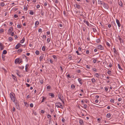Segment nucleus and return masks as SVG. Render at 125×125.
Instances as JSON below:
<instances>
[{"mask_svg": "<svg viewBox=\"0 0 125 125\" xmlns=\"http://www.w3.org/2000/svg\"><path fill=\"white\" fill-rule=\"evenodd\" d=\"M110 102L112 103H114V100L113 99H111L110 100Z\"/></svg>", "mask_w": 125, "mask_h": 125, "instance_id": "nucleus-40", "label": "nucleus"}, {"mask_svg": "<svg viewBox=\"0 0 125 125\" xmlns=\"http://www.w3.org/2000/svg\"><path fill=\"white\" fill-rule=\"evenodd\" d=\"M23 50L22 49H18L17 51V52L18 53H19L21 52Z\"/></svg>", "mask_w": 125, "mask_h": 125, "instance_id": "nucleus-18", "label": "nucleus"}, {"mask_svg": "<svg viewBox=\"0 0 125 125\" xmlns=\"http://www.w3.org/2000/svg\"><path fill=\"white\" fill-rule=\"evenodd\" d=\"M14 17L15 18H16L18 17V16L16 14H15L14 15Z\"/></svg>", "mask_w": 125, "mask_h": 125, "instance_id": "nucleus-56", "label": "nucleus"}, {"mask_svg": "<svg viewBox=\"0 0 125 125\" xmlns=\"http://www.w3.org/2000/svg\"><path fill=\"white\" fill-rule=\"evenodd\" d=\"M22 45L20 44V43H18L17 45H16L15 47V48L16 49H18L21 47V46H22Z\"/></svg>", "mask_w": 125, "mask_h": 125, "instance_id": "nucleus-3", "label": "nucleus"}, {"mask_svg": "<svg viewBox=\"0 0 125 125\" xmlns=\"http://www.w3.org/2000/svg\"><path fill=\"white\" fill-rule=\"evenodd\" d=\"M95 80L94 78H93L92 79L91 81L92 83H93V84H94L95 83Z\"/></svg>", "mask_w": 125, "mask_h": 125, "instance_id": "nucleus-21", "label": "nucleus"}, {"mask_svg": "<svg viewBox=\"0 0 125 125\" xmlns=\"http://www.w3.org/2000/svg\"><path fill=\"white\" fill-rule=\"evenodd\" d=\"M106 44H107V45H108L109 47H110V44L108 42H106Z\"/></svg>", "mask_w": 125, "mask_h": 125, "instance_id": "nucleus-41", "label": "nucleus"}, {"mask_svg": "<svg viewBox=\"0 0 125 125\" xmlns=\"http://www.w3.org/2000/svg\"><path fill=\"white\" fill-rule=\"evenodd\" d=\"M113 51L114 53H116V52H117V51L115 49V48H113Z\"/></svg>", "mask_w": 125, "mask_h": 125, "instance_id": "nucleus-35", "label": "nucleus"}, {"mask_svg": "<svg viewBox=\"0 0 125 125\" xmlns=\"http://www.w3.org/2000/svg\"><path fill=\"white\" fill-rule=\"evenodd\" d=\"M83 107L85 109L86 108L87 105L85 104H84L83 105Z\"/></svg>", "mask_w": 125, "mask_h": 125, "instance_id": "nucleus-52", "label": "nucleus"}, {"mask_svg": "<svg viewBox=\"0 0 125 125\" xmlns=\"http://www.w3.org/2000/svg\"><path fill=\"white\" fill-rule=\"evenodd\" d=\"M25 41V38L24 37L23 38L22 40L21 41L20 43H23Z\"/></svg>", "mask_w": 125, "mask_h": 125, "instance_id": "nucleus-13", "label": "nucleus"}, {"mask_svg": "<svg viewBox=\"0 0 125 125\" xmlns=\"http://www.w3.org/2000/svg\"><path fill=\"white\" fill-rule=\"evenodd\" d=\"M74 6L75 8H77L78 9H80L81 8V6L79 5L76 4H75L74 5Z\"/></svg>", "mask_w": 125, "mask_h": 125, "instance_id": "nucleus-4", "label": "nucleus"}, {"mask_svg": "<svg viewBox=\"0 0 125 125\" xmlns=\"http://www.w3.org/2000/svg\"><path fill=\"white\" fill-rule=\"evenodd\" d=\"M27 66H29V65L27 64L26 65L25 67V71H26L27 72V69L28 67Z\"/></svg>", "mask_w": 125, "mask_h": 125, "instance_id": "nucleus-32", "label": "nucleus"}, {"mask_svg": "<svg viewBox=\"0 0 125 125\" xmlns=\"http://www.w3.org/2000/svg\"><path fill=\"white\" fill-rule=\"evenodd\" d=\"M118 68L120 70H123V69L122 68H121L120 65V64H118Z\"/></svg>", "mask_w": 125, "mask_h": 125, "instance_id": "nucleus-25", "label": "nucleus"}, {"mask_svg": "<svg viewBox=\"0 0 125 125\" xmlns=\"http://www.w3.org/2000/svg\"><path fill=\"white\" fill-rule=\"evenodd\" d=\"M22 26V25H20V24H18L17 25V27L18 28H20L21 26Z\"/></svg>", "mask_w": 125, "mask_h": 125, "instance_id": "nucleus-30", "label": "nucleus"}, {"mask_svg": "<svg viewBox=\"0 0 125 125\" xmlns=\"http://www.w3.org/2000/svg\"><path fill=\"white\" fill-rule=\"evenodd\" d=\"M71 86V87L73 89H74L75 87V85L74 84H72Z\"/></svg>", "mask_w": 125, "mask_h": 125, "instance_id": "nucleus-34", "label": "nucleus"}, {"mask_svg": "<svg viewBox=\"0 0 125 125\" xmlns=\"http://www.w3.org/2000/svg\"><path fill=\"white\" fill-rule=\"evenodd\" d=\"M30 81V79L29 78H28L27 80V82H29Z\"/></svg>", "mask_w": 125, "mask_h": 125, "instance_id": "nucleus-64", "label": "nucleus"}, {"mask_svg": "<svg viewBox=\"0 0 125 125\" xmlns=\"http://www.w3.org/2000/svg\"><path fill=\"white\" fill-rule=\"evenodd\" d=\"M89 53V50H87L86 51V53L87 54H88Z\"/></svg>", "mask_w": 125, "mask_h": 125, "instance_id": "nucleus-49", "label": "nucleus"}, {"mask_svg": "<svg viewBox=\"0 0 125 125\" xmlns=\"http://www.w3.org/2000/svg\"><path fill=\"white\" fill-rule=\"evenodd\" d=\"M58 26L62 27L63 25H62L61 23H59L58 24Z\"/></svg>", "mask_w": 125, "mask_h": 125, "instance_id": "nucleus-37", "label": "nucleus"}, {"mask_svg": "<svg viewBox=\"0 0 125 125\" xmlns=\"http://www.w3.org/2000/svg\"><path fill=\"white\" fill-rule=\"evenodd\" d=\"M12 76L13 78L16 81H17V79L12 74Z\"/></svg>", "mask_w": 125, "mask_h": 125, "instance_id": "nucleus-14", "label": "nucleus"}, {"mask_svg": "<svg viewBox=\"0 0 125 125\" xmlns=\"http://www.w3.org/2000/svg\"><path fill=\"white\" fill-rule=\"evenodd\" d=\"M52 57L54 58V61L56 62L57 61V58L56 56L55 55H53L52 56Z\"/></svg>", "mask_w": 125, "mask_h": 125, "instance_id": "nucleus-12", "label": "nucleus"}, {"mask_svg": "<svg viewBox=\"0 0 125 125\" xmlns=\"http://www.w3.org/2000/svg\"><path fill=\"white\" fill-rule=\"evenodd\" d=\"M20 61L19 58H17L16 59L15 61V62L16 63H19Z\"/></svg>", "mask_w": 125, "mask_h": 125, "instance_id": "nucleus-8", "label": "nucleus"}, {"mask_svg": "<svg viewBox=\"0 0 125 125\" xmlns=\"http://www.w3.org/2000/svg\"><path fill=\"white\" fill-rule=\"evenodd\" d=\"M111 115L110 113L107 114V115L106 116L108 118H109L111 116Z\"/></svg>", "mask_w": 125, "mask_h": 125, "instance_id": "nucleus-28", "label": "nucleus"}, {"mask_svg": "<svg viewBox=\"0 0 125 125\" xmlns=\"http://www.w3.org/2000/svg\"><path fill=\"white\" fill-rule=\"evenodd\" d=\"M76 53H77L78 55H80V53H79L78 51H76Z\"/></svg>", "mask_w": 125, "mask_h": 125, "instance_id": "nucleus-57", "label": "nucleus"}, {"mask_svg": "<svg viewBox=\"0 0 125 125\" xmlns=\"http://www.w3.org/2000/svg\"><path fill=\"white\" fill-rule=\"evenodd\" d=\"M43 81L42 80H41L40 81V83L41 84H42L43 83Z\"/></svg>", "mask_w": 125, "mask_h": 125, "instance_id": "nucleus-55", "label": "nucleus"}, {"mask_svg": "<svg viewBox=\"0 0 125 125\" xmlns=\"http://www.w3.org/2000/svg\"><path fill=\"white\" fill-rule=\"evenodd\" d=\"M10 96L11 100L13 102H15V94L13 93L10 94Z\"/></svg>", "mask_w": 125, "mask_h": 125, "instance_id": "nucleus-1", "label": "nucleus"}, {"mask_svg": "<svg viewBox=\"0 0 125 125\" xmlns=\"http://www.w3.org/2000/svg\"><path fill=\"white\" fill-rule=\"evenodd\" d=\"M50 41V39L49 38H48L47 39V41L48 42H49Z\"/></svg>", "mask_w": 125, "mask_h": 125, "instance_id": "nucleus-46", "label": "nucleus"}, {"mask_svg": "<svg viewBox=\"0 0 125 125\" xmlns=\"http://www.w3.org/2000/svg\"><path fill=\"white\" fill-rule=\"evenodd\" d=\"M39 22L38 21H37L35 23V26H37L39 24Z\"/></svg>", "mask_w": 125, "mask_h": 125, "instance_id": "nucleus-16", "label": "nucleus"}, {"mask_svg": "<svg viewBox=\"0 0 125 125\" xmlns=\"http://www.w3.org/2000/svg\"><path fill=\"white\" fill-rule=\"evenodd\" d=\"M19 62V64L22 63L23 62L22 60V59H20V61Z\"/></svg>", "mask_w": 125, "mask_h": 125, "instance_id": "nucleus-51", "label": "nucleus"}, {"mask_svg": "<svg viewBox=\"0 0 125 125\" xmlns=\"http://www.w3.org/2000/svg\"><path fill=\"white\" fill-rule=\"evenodd\" d=\"M3 29H1L0 30V32L2 33L3 32Z\"/></svg>", "mask_w": 125, "mask_h": 125, "instance_id": "nucleus-58", "label": "nucleus"}, {"mask_svg": "<svg viewBox=\"0 0 125 125\" xmlns=\"http://www.w3.org/2000/svg\"><path fill=\"white\" fill-rule=\"evenodd\" d=\"M60 104H61V103L60 102H57L55 103V105H56V104L57 105H60Z\"/></svg>", "mask_w": 125, "mask_h": 125, "instance_id": "nucleus-44", "label": "nucleus"}, {"mask_svg": "<svg viewBox=\"0 0 125 125\" xmlns=\"http://www.w3.org/2000/svg\"><path fill=\"white\" fill-rule=\"evenodd\" d=\"M78 80L80 84H82V79H81L79 78H78Z\"/></svg>", "mask_w": 125, "mask_h": 125, "instance_id": "nucleus-19", "label": "nucleus"}, {"mask_svg": "<svg viewBox=\"0 0 125 125\" xmlns=\"http://www.w3.org/2000/svg\"><path fill=\"white\" fill-rule=\"evenodd\" d=\"M98 3L99 4L102 5L104 3L103 1H101L98 0Z\"/></svg>", "mask_w": 125, "mask_h": 125, "instance_id": "nucleus-22", "label": "nucleus"}, {"mask_svg": "<svg viewBox=\"0 0 125 125\" xmlns=\"http://www.w3.org/2000/svg\"><path fill=\"white\" fill-rule=\"evenodd\" d=\"M111 71L110 70L108 71L107 72V73L109 75L111 74Z\"/></svg>", "mask_w": 125, "mask_h": 125, "instance_id": "nucleus-36", "label": "nucleus"}, {"mask_svg": "<svg viewBox=\"0 0 125 125\" xmlns=\"http://www.w3.org/2000/svg\"><path fill=\"white\" fill-rule=\"evenodd\" d=\"M12 28H11L9 29L8 31L9 33H11V31H12L13 30Z\"/></svg>", "mask_w": 125, "mask_h": 125, "instance_id": "nucleus-20", "label": "nucleus"}, {"mask_svg": "<svg viewBox=\"0 0 125 125\" xmlns=\"http://www.w3.org/2000/svg\"><path fill=\"white\" fill-rule=\"evenodd\" d=\"M58 96L59 98L61 100H62V99H61V95L60 94H58Z\"/></svg>", "mask_w": 125, "mask_h": 125, "instance_id": "nucleus-31", "label": "nucleus"}, {"mask_svg": "<svg viewBox=\"0 0 125 125\" xmlns=\"http://www.w3.org/2000/svg\"><path fill=\"white\" fill-rule=\"evenodd\" d=\"M83 22L84 23H86L88 26L89 25V23L87 21H85V20H84Z\"/></svg>", "mask_w": 125, "mask_h": 125, "instance_id": "nucleus-15", "label": "nucleus"}, {"mask_svg": "<svg viewBox=\"0 0 125 125\" xmlns=\"http://www.w3.org/2000/svg\"><path fill=\"white\" fill-rule=\"evenodd\" d=\"M34 12L33 11H32V10L30 11L29 12L30 14L31 15H33L34 14Z\"/></svg>", "mask_w": 125, "mask_h": 125, "instance_id": "nucleus-27", "label": "nucleus"}, {"mask_svg": "<svg viewBox=\"0 0 125 125\" xmlns=\"http://www.w3.org/2000/svg\"><path fill=\"white\" fill-rule=\"evenodd\" d=\"M14 32H12L11 34V35L12 36H14Z\"/></svg>", "mask_w": 125, "mask_h": 125, "instance_id": "nucleus-62", "label": "nucleus"}, {"mask_svg": "<svg viewBox=\"0 0 125 125\" xmlns=\"http://www.w3.org/2000/svg\"><path fill=\"white\" fill-rule=\"evenodd\" d=\"M80 123L81 124L83 123V121L82 120H81L80 121Z\"/></svg>", "mask_w": 125, "mask_h": 125, "instance_id": "nucleus-50", "label": "nucleus"}, {"mask_svg": "<svg viewBox=\"0 0 125 125\" xmlns=\"http://www.w3.org/2000/svg\"><path fill=\"white\" fill-rule=\"evenodd\" d=\"M33 104L31 103L30 104V106L31 107H33Z\"/></svg>", "mask_w": 125, "mask_h": 125, "instance_id": "nucleus-45", "label": "nucleus"}, {"mask_svg": "<svg viewBox=\"0 0 125 125\" xmlns=\"http://www.w3.org/2000/svg\"><path fill=\"white\" fill-rule=\"evenodd\" d=\"M62 122H64L65 121V119L64 118H63L62 119Z\"/></svg>", "mask_w": 125, "mask_h": 125, "instance_id": "nucleus-63", "label": "nucleus"}, {"mask_svg": "<svg viewBox=\"0 0 125 125\" xmlns=\"http://www.w3.org/2000/svg\"><path fill=\"white\" fill-rule=\"evenodd\" d=\"M95 75L96 77L97 78L99 76V74L98 73H95Z\"/></svg>", "mask_w": 125, "mask_h": 125, "instance_id": "nucleus-38", "label": "nucleus"}, {"mask_svg": "<svg viewBox=\"0 0 125 125\" xmlns=\"http://www.w3.org/2000/svg\"><path fill=\"white\" fill-rule=\"evenodd\" d=\"M0 48L1 50H2L4 49V46L1 43H0Z\"/></svg>", "mask_w": 125, "mask_h": 125, "instance_id": "nucleus-10", "label": "nucleus"}, {"mask_svg": "<svg viewBox=\"0 0 125 125\" xmlns=\"http://www.w3.org/2000/svg\"><path fill=\"white\" fill-rule=\"evenodd\" d=\"M42 30L41 28H39L38 30V31L39 32H41L42 31Z\"/></svg>", "mask_w": 125, "mask_h": 125, "instance_id": "nucleus-61", "label": "nucleus"}, {"mask_svg": "<svg viewBox=\"0 0 125 125\" xmlns=\"http://www.w3.org/2000/svg\"><path fill=\"white\" fill-rule=\"evenodd\" d=\"M93 70L95 72H96L97 71L96 70L95 68H94L93 69Z\"/></svg>", "mask_w": 125, "mask_h": 125, "instance_id": "nucleus-60", "label": "nucleus"}, {"mask_svg": "<svg viewBox=\"0 0 125 125\" xmlns=\"http://www.w3.org/2000/svg\"><path fill=\"white\" fill-rule=\"evenodd\" d=\"M104 5V7L106 9H108V5L106 4L105 3H104L103 4Z\"/></svg>", "mask_w": 125, "mask_h": 125, "instance_id": "nucleus-6", "label": "nucleus"}, {"mask_svg": "<svg viewBox=\"0 0 125 125\" xmlns=\"http://www.w3.org/2000/svg\"><path fill=\"white\" fill-rule=\"evenodd\" d=\"M9 39L10 42L12 40V38L11 37H9Z\"/></svg>", "mask_w": 125, "mask_h": 125, "instance_id": "nucleus-43", "label": "nucleus"}, {"mask_svg": "<svg viewBox=\"0 0 125 125\" xmlns=\"http://www.w3.org/2000/svg\"><path fill=\"white\" fill-rule=\"evenodd\" d=\"M49 96L52 97H54V94L52 93H50L49 94Z\"/></svg>", "mask_w": 125, "mask_h": 125, "instance_id": "nucleus-17", "label": "nucleus"}, {"mask_svg": "<svg viewBox=\"0 0 125 125\" xmlns=\"http://www.w3.org/2000/svg\"><path fill=\"white\" fill-rule=\"evenodd\" d=\"M96 61H97V60L96 59H94V60H93V61L94 63H95L96 62Z\"/></svg>", "mask_w": 125, "mask_h": 125, "instance_id": "nucleus-47", "label": "nucleus"}, {"mask_svg": "<svg viewBox=\"0 0 125 125\" xmlns=\"http://www.w3.org/2000/svg\"><path fill=\"white\" fill-rule=\"evenodd\" d=\"M7 52V51L5 50H4L3 51V53L4 54H6Z\"/></svg>", "mask_w": 125, "mask_h": 125, "instance_id": "nucleus-26", "label": "nucleus"}, {"mask_svg": "<svg viewBox=\"0 0 125 125\" xmlns=\"http://www.w3.org/2000/svg\"><path fill=\"white\" fill-rule=\"evenodd\" d=\"M35 54L37 55L39 54L40 53L39 52L38 50H36L35 52Z\"/></svg>", "mask_w": 125, "mask_h": 125, "instance_id": "nucleus-24", "label": "nucleus"}, {"mask_svg": "<svg viewBox=\"0 0 125 125\" xmlns=\"http://www.w3.org/2000/svg\"><path fill=\"white\" fill-rule=\"evenodd\" d=\"M50 88H51V86L49 85L47 86V89H50Z\"/></svg>", "mask_w": 125, "mask_h": 125, "instance_id": "nucleus-53", "label": "nucleus"}, {"mask_svg": "<svg viewBox=\"0 0 125 125\" xmlns=\"http://www.w3.org/2000/svg\"><path fill=\"white\" fill-rule=\"evenodd\" d=\"M116 22L118 26L119 27H120V26L121 24L120 23L119 21L117 19H116Z\"/></svg>", "mask_w": 125, "mask_h": 125, "instance_id": "nucleus-7", "label": "nucleus"}, {"mask_svg": "<svg viewBox=\"0 0 125 125\" xmlns=\"http://www.w3.org/2000/svg\"><path fill=\"white\" fill-rule=\"evenodd\" d=\"M60 105L61 107H60V108H61L62 109H63V106H62V105L61 104H61H60Z\"/></svg>", "mask_w": 125, "mask_h": 125, "instance_id": "nucleus-54", "label": "nucleus"}, {"mask_svg": "<svg viewBox=\"0 0 125 125\" xmlns=\"http://www.w3.org/2000/svg\"><path fill=\"white\" fill-rule=\"evenodd\" d=\"M5 5V4L4 3H2L0 4V5L2 7H3Z\"/></svg>", "mask_w": 125, "mask_h": 125, "instance_id": "nucleus-42", "label": "nucleus"}, {"mask_svg": "<svg viewBox=\"0 0 125 125\" xmlns=\"http://www.w3.org/2000/svg\"><path fill=\"white\" fill-rule=\"evenodd\" d=\"M92 29L93 30V31L94 32H97V30L95 29L94 28H92Z\"/></svg>", "mask_w": 125, "mask_h": 125, "instance_id": "nucleus-33", "label": "nucleus"}, {"mask_svg": "<svg viewBox=\"0 0 125 125\" xmlns=\"http://www.w3.org/2000/svg\"><path fill=\"white\" fill-rule=\"evenodd\" d=\"M97 48L100 50H103L104 49V47L101 45H99L97 46Z\"/></svg>", "mask_w": 125, "mask_h": 125, "instance_id": "nucleus-2", "label": "nucleus"}, {"mask_svg": "<svg viewBox=\"0 0 125 125\" xmlns=\"http://www.w3.org/2000/svg\"><path fill=\"white\" fill-rule=\"evenodd\" d=\"M45 47L44 46H43L42 48V50L43 51H45Z\"/></svg>", "mask_w": 125, "mask_h": 125, "instance_id": "nucleus-29", "label": "nucleus"}, {"mask_svg": "<svg viewBox=\"0 0 125 125\" xmlns=\"http://www.w3.org/2000/svg\"><path fill=\"white\" fill-rule=\"evenodd\" d=\"M24 66H22L21 67H20L19 68L21 69H23L24 68Z\"/></svg>", "mask_w": 125, "mask_h": 125, "instance_id": "nucleus-59", "label": "nucleus"}, {"mask_svg": "<svg viewBox=\"0 0 125 125\" xmlns=\"http://www.w3.org/2000/svg\"><path fill=\"white\" fill-rule=\"evenodd\" d=\"M119 39L121 43H123V40L119 36H118Z\"/></svg>", "mask_w": 125, "mask_h": 125, "instance_id": "nucleus-11", "label": "nucleus"}, {"mask_svg": "<svg viewBox=\"0 0 125 125\" xmlns=\"http://www.w3.org/2000/svg\"><path fill=\"white\" fill-rule=\"evenodd\" d=\"M110 86H112V87H113V88H115L116 87V84L115 83H111V84L110 85Z\"/></svg>", "mask_w": 125, "mask_h": 125, "instance_id": "nucleus-5", "label": "nucleus"}, {"mask_svg": "<svg viewBox=\"0 0 125 125\" xmlns=\"http://www.w3.org/2000/svg\"><path fill=\"white\" fill-rule=\"evenodd\" d=\"M42 15V16H43L44 15V12H43L42 10L41 11V13Z\"/></svg>", "mask_w": 125, "mask_h": 125, "instance_id": "nucleus-48", "label": "nucleus"}, {"mask_svg": "<svg viewBox=\"0 0 125 125\" xmlns=\"http://www.w3.org/2000/svg\"><path fill=\"white\" fill-rule=\"evenodd\" d=\"M44 57V54H42L39 57V60L40 61H41L43 59Z\"/></svg>", "mask_w": 125, "mask_h": 125, "instance_id": "nucleus-9", "label": "nucleus"}, {"mask_svg": "<svg viewBox=\"0 0 125 125\" xmlns=\"http://www.w3.org/2000/svg\"><path fill=\"white\" fill-rule=\"evenodd\" d=\"M46 97H45L44 96L42 97V101L41 102V103H42L44 101V100H45L46 99Z\"/></svg>", "mask_w": 125, "mask_h": 125, "instance_id": "nucleus-23", "label": "nucleus"}, {"mask_svg": "<svg viewBox=\"0 0 125 125\" xmlns=\"http://www.w3.org/2000/svg\"><path fill=\"white\" fill-rule=\"evenodd\" d=\"M96 42L98 43L100 41V40L99 39H97L96 41Z\"/></svg>", "mask_w": 125, "mask_h": 125, "instance_id": "nucleus-39", "label": "nucleus"}]
</instances>
